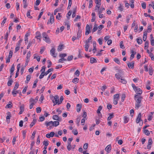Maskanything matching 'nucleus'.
Here are the masks:
<instances>
[{"mask_svg":"<svg viewBox=\"0 0 154 154\" xmlns=\"http://www.w3.org/2000/svg\"><path fill=\"white\" fill-rule=\"evenodd\" d=\"M119 98V94H115L113 96V103L115 105H116L118 103V101Z\"/></svg>","mask_w":154,"mask_h":154,"instance_id":"20e7f679","label":"nucleus"},{"mask_svg":"<svg viewBox=\"0 0 154 154\" xmlns=\"http://www.w3.org/2000/svg\"><path fill=\"white\" fill-rule=\"evenodd\" d=\"M55 49L53 47L50 50V53L52 56L54 57H56L57 54H55Z\"/></svg>","mask_w":154,"mask_h":154,"instance_id":"0eeeda50","label":"nucleus"},{"mask_svg":"<svg viewBox=\"0 0 154 154\" xmlns=\"http://www.w3.org/2000/svg\"><path fill=\"white\" fill-rule=\"evenodd\" d=\"M131 85L135 91L137 89V88H138V87H137L134 84H132Z\"/></svg>","mask_w":154,"mask_h":154,"instance_id":"0e129e2a","label":"nucleus"},{"mask_svg":"<svg viewBox=\"0 0 154 154\" xmlns=\"http://www.w3.org/2000/svg\"><path fill=\"white\" fill-rule=\"evenodd\" d=\"M54 21V17L53 15H51L50 17V20H49L47 23V24H49L50 23L51 24L53 23Z\"/></svg>","mask_w":154,"mask_h":154,"instance_id":"423d86ee","label":"nucleus"},{"mask_svg":"<svg viewBox=\"0 0 154 154\" xmlns=\"http://www.w3.org/2000/svg\"><path fill=\"white\" fill-rule=\"evenodd\" d=\"M97 24H95L94 25V27L92 30V32H95L97 29Z\"/></svg>","mask_w":154,"mask_h":154,"instance_id":"cd10ccee","label":"nucleus"},{"mask_svg":"<svg viewBox=\"0 0 154 154\" xmlns=\"http://www.w3.org/2000/svg\"><path fill=\"white\" fill-rule=\"evenodd\" d=\"M18 92L17 91L13 90L12 91V93L14 97H15L17 94L18 93Z\"/></svg>","mask_w":154,"mask_h":154,"instance_id":"c85d7f7f","label":"nucleus"},{"mask_svg":"<svg viewBox=\"0 0 154 154\" xmlns=\"http://www.w3.org/2000/svg\"><path fill=\"white\" fill-rule=\"evenodd\" d=\"M19 86V84L17 82L16 83L13 90H16L18 88Z\"/></svg>","mask_w":154,"mask_h":154,"instance_id":"2f4dec72","label":"nucleus"},{"mask_svg":"<svg viewBox=\"0 0 154 154\" xmlns=\"http://www.w3.org/2000/svg\"><path fill=\"white\" fill-rule=\"evenodd\" d=\"M66 56V54H60L59 56L60 57L63 58Z\"/></svg>","mask_w":154,"mask_h":154,"instance_id":"e2e57ef3","label":"nucleus"},{"mask_svg":"<svg viewBox=\"0 0 154 154\" xmlns=\"http://www.w3.org/2000/svg\"><path fill=\"white\" fill-rule=\"evenodd\" d=\"M36 119H34L33 120V121H32V122H31V124L30 125V127L31 128L36 123Z\"/></svg>","mask_w":154,"mask_h":154,"instance_id":"412c9836","label":"nucleus"},{"mask_svg":"<svg viewBox=\"0 0 154 154\" xmlns=\"http://www.w3.org/2000/svg\"><path fill=\"white\" fill-rule=\"evenodd\" d=\"M42 36L43 38V40L46 42L50 43L51 42L50 40L48 35L45 32H43L42 34Z\"/></svg>","mask_w":154,"mask_h":154,"instance_id":"7ed1b4c3","label":"nucleus"},{"mask_svg":"<svg viewBox=\"0 0 154 154\" xmlns=\"http://www.w3.org/2000/svg\"><path fill=\"white\" fill-rule=\"evenodd\" d=\"M82 105L80 104H78L76 106V111L78 112H79L82 108Z\"/></svg>","mask_w":154,"mask_h":154,"instance_id":"ddd939ff","label":"nucleus"},{"mask_svg":"<svg viewBox=\"0 0 154 154\" xmlns=\"http://www.w3.org/2000/svg\"><path fill=\"white\" fill-rule=\"evenodd\" d=\"M20 111H24V105L23 104H22L21 105L20 107Z\"/></svg>","mask_w":154,"mask_h":154,"instance_id":"603ef678","label":"nucleus"},{"mask_svg":"<svg viewBox=\"0 0 154 154\" xmlns=\"http://www.w3.org/2000/svg\"><path fill=\"white\" fill-rule=\"evenodd\" d=\"M79 81V79L77 78L74 79L72 80V82L75 84L76 82L77 83Z\"/></svg>","mask_w":154,"mask_h":154,"instance_id":"c756f323","label":"nucleus"},{"mask_svg":"<svg viewBox=\"0 0 154 154\" xmlns=\"http://www.w3.org/2000/svg\"><path fill=\"white\" fill-rule=\"evenodd\" d=\"M53 124L54 125H53V126L56 127L59 125V122L56 121L53 122Z\"/></svg>","mask_w":154,"mask_h":154,"instance_id":"bb28decb","label":"nucleus"},{"mask_svg":"<svg viewBox=\"0 0 154 154\" xmlns=\"http://www.w3.org/2000/svg\"><path fill=\"white\" fill-rule=\"evenodd\" d=\"M45 68H46V67H45V66H42V69L41 70V72H45Z\"/></svg>","mask_w":154,"mask_h":154,"instance_id":"052dcab7","label":"nucleus"},{"mask_svg":"<svg viewBox=\"0 0 154 154\" xmlns=\"http://www.w3.org/2000/svg\"><path fill=\"white\" fill-rule=\"evenodd\" d=\"M114 116V115L113 114H110L109 116L107 118V120L108 121L110 120L111 119H112Z\"/></svg>","mask_w":154,"mask_h":154,"instance_id":"72a5a7b5","label":"nucleus"},{"mask_svg":"<svg viewBox=\"0 0 154 154\" xmlns=\"http://www.w3.org/2000/svg\"><path fill=\"white\" fill-rule=\"evenodd\" d=\"M53 70V68H50L47 71H46V72H45V73L46 75H48L50 72L52 71Z\"/></svg>","mask_w":154,"mask_h":154,"instance_id":"393cba45","label":"nucleus"},{"mask_svg":"<svg viewBox=\"0 0 154 154\" xmlns=\"http://www.w3.org/2000/svg\"><path fill=\"white\" fill-rule=\"evenodd\" d=\"M45 49V47H42L41 48V49H40V53L41 54H42L43 52L44 51Z\"/></svg>","mask_w":154,"mask_h":154,"instance_id":"69168bd1","label":"nucleus"},{"mask_svg":"<svg viewBox=\"0 0 154 154\" xmlns=\"http://www.w3.org/2000/svg\"><path fill=\"white\" fill-rule=\"evenodd\" d=\"M100 5H99V4L97 5H96V7H95V11L97 10V11H98V10H99L100 9Z\"/></svg>","mask_w":154,"mask_h":154,"instance_id":"c03bdc74","label":"nucleus"},{"mask_svg":"<svg viewBox=\"0 0 154 154\" xmlns=\"http://www.w3.org/2000/svg\"><path fill=\"white\" fill-rule=\"evenodd\" d=\"M135 91L138 94H141L142 93V90L139 88H138Z\"/></svg>","mask_w":154,"mask_h":154,"instance_id":"dca6fc26","label":"nucleus"},{"mask_svg":"<svg viewBox=\"0 0 154 154\" xmlns=\"http://www.w3.org/2000/svg\"><path fill=\"white\" fill-rule=\"evenodd\" d=\"M39 121L42 122L45 119V118L43 116L40 117L39 118Z\"/></svg>","mask_w":154,"mask_h":154,"instance_id":"774afa93","label":"nucleus"},{"mask_svg":"<svg viewBox=\"0 0 154 154\" xmlns=\"http://www.w3.org/2000/svg\"><path fill=\"white\" fill-rule=\"evenodd\" d=\"M149 42L148 41H146L145 42L144 49H147L148 48Z\"/></svg>","mask_w":154,"mask_h":154,"instance_id":"a19ab883","label":"nucleus"},{"mask_svg":"<svg viewBox=\"0 0 154 154\" xmlns=\"http://www.w3.org/2000/svg\"><path fill=\"white\" fill-rule=\"evenodd\" d=\"M13 81L12 79L10 78H9V81L8 82V86H10L11 85L12 83L13 82Z\"/></svg>","mask_w":154,"mask_h":154,"instance_id":"5701e85b","label":"nucleus"},{"mask_svg":"<svg viewBox=\"0 0 154 154\" xmlns=\"http://www.w3.org/2000/svg\"><path fill=\"white\" fill-rule=\"evenodd\" d=\"M64 99L63 97V96H61L60 97V101H59V103H58V105L62 103L63 101V100Z\"/></svg>","mask_w":154,"mask_h":154,"instance_id":"e433bc0d","label":"nucleus"},{"mask_svg":"<svg viewBox=\"0 0 154 154\" xmlns=\"http://www.w3.org/2000/svg\"><path fill=\"white\" fill-rule=\"evenodd\" d=\"M52 118L53 119H54V120L59 121H60L59 120V117L57 115H54L52 117Z\"/></svg>","mask_w":154,"mask_h":154,"instance_id":"6ab92c4d","label":"nucleus"},{"mask_svg":"<svg viewBox=\"0 0 154 154\" xmlns=\"http://www.w3.org/2000/svg\"><path fill=\"white\" fill-rule=\"evenodd\" d=\"M119 10L121 11H122L123 10V6L121 4H119V6L118 8Z\"/></svg>","mask_w":154,"mask_h":154,"instance_id":"de8ad7c7","label":"nucleus"},{"mask_svg":"<svg viewBox=\"0 0 154 154\" xmlns=\"http://www.w3.org/2000/svg\"><path fill=\"white\" fill-rule=\"evenodd\" d=\"M135 100L136 101L135 108L138 109L141 106V102L142 99V97L138 95H136L134 96Z\"/></svg>","mask_w":154,"mask_h":154,"instance_id":"f257e3e1","label":"nucleus"},{"mask_svg":"<svg viewBox=\"0 0 154 154\" xmlns=\"http://www.w3.org/2000/svg\"><path fill=\"white\" fill-rule=\"evenodd\" d=\"M45 75H46L45 72H41V74L39 76V78L40 79H42L43 78L44 76Z\"/></svg>","mask_w":154,"mask_h":154,"instance_id":"473e14b6","label":"nucleus"},{"mask_svg":"<svg viewBox=\"0 0 154 154\" xmlns=\"http://www.w3.org/2000/svg\"><path fill=\"white\" fill-rule=\"evenodd\" d=\"M38 82V80L37 79H36L34 82L33 86L32 87L33 88H35L36 86V84Z\"/></svg>","mask_w":154,"mask_h":154,"instance_id":"4c0bfd02","label":"nucleus"},{"mask_svg":"<svg viewBox=\"0 0 154 154\" xmlns=\"http://www.w3.org/2000/svg\"><path fill=\"white\" fill-rule=\"evenodd\" d=\"M134 110L133 109H131L130 111V115L131 117H133L134 116Z\"/></svg>","mask_w":154,"mask_h":154,"instance_id":"864d4df0","label":"nucleus"},{"mask_svg":"<svg viewBox=\"0 0 154 154\" xmlns=\"http://www.w3.org/2000/svg\"><path fill=\"white\" fill-rule=\"evenodd\" d=\"M123 42L121 41L120 42V47L122 49H124L125 48V47L124 45L123 44Z\"/></svg>","mask_w":154,"mask_h":154,"instance_id":"c9c22d12","label":"nucleus"},{"mask_svg":"<svg viewBox=\"0 0 154 154\" xmlns=\"http://www.w3.org/2000/svg\"><path fill=\"white\" fill-rule=\"evenodd\" d=\"M36 134V131H34L32 134V136L31 138L32 140H33L34 138L35 135Z\"/></svg>","mask_w":154,"mask_h":154,"instance_id":"3c124183","label":"nucleus"},{"mask_svg":"<svg viewBox=\"0 0 154 154\" xmlns=\"http://www.w3.org/2000/svg\"><path fill=\"white\" fill-rule=\"evenodd\" d=\"M131 57H130V60H131L134 57V55L136 54V52L134 51L133 50L131 51Z\"/></svg>","mask_w":154,"mask_h":154,"instance_id":"f8f14e48","label":"nucleus"},{"mask_svg":"<svg viewBox=\"0 0 154 154\" xmlns=\"http://www.w3.org/2000/svg\"><path fill=\"white\" fill-rule=\"evenodd\" d=\"M98 41L100 45H101L102 44V38H99L98 40Z\"/></svg>","mask_w":154,"mask_h":154,"instance_id":"338daca9","label":"nucleus"},{"mask_svg":"<svg viewBox=\"0 0 154 154\" xmlns=\"http://www.w3.org/2000/svg\"><path fill=\"white\" fill-rule=\"evenodd\" d=\"M45 125L47 127L48 126H49V127L48 128L49 129H51L52 126H53V125H54L53 124V122L52 121H51L49 122H45Z\"/></svg>","mask_w":154,"mask_h":154,"instance_id":"39448f33","label":"nucleus"},{"mask_svg":"<svg viewBox=\"0 0 154 154\" xmlns=\"http://www.w3.org/2000/svg\"><path fill=\"white\" fill-rule=\"evenodd\" d=\"M127 65L129 68L133 69L134 68V63L132 62L131 63L128 62L127 63Z\"/></svg>","mask_w":154,"mask_h":154,"instance_id":"6e6552de","label":"nucleus"},{"mask_svg":"<svg viewBox=\"0 0 154 154\" xmlns=\"http://www.w3.org/2000/svg\"><path fill=\"white\" fill-rule=\"evenodd\" d=\"M72 133L75 135H77L78 132L77 130L76 129H73L72 131Z\"/></svg>","mask_w":154,"mask_h":154,"instance_id":"ea45409f","label":"nucleus"},{"mask_svg":"<svg viewBox=\"0 0 154 154\" xmlns=\"http://www.w3.org/2000/svg\"><path fill=\"white\" fill-rule=\"evenodd\" d=\"M104 27V26L103 25H100L98 27V31H100Z\"/></svg>","mask_w":154,"mask_h":154,"instance_id":"13d9d810","label":"nucleus"},{"mask_svg":"<svg viewBox=\"0 0 154 154\" xmlns=\"http://www.w3.org/2000/svg\"><path fill=\"white\" fill-rule=\"evenodd\" d=\"M93 1L92 0H90L89 2V8H90L92 6Z\"/></svg>","mask_w":154,"mask_h":154,"instance_id":"5fc2aeb1","label":"nucleus"},{"mask_svg":"<svg viewBox=\"0 0 154 154\" xmlns=\"http://www.w3.org/2000/svg\"><path fill=\"white\" fill-rule=\"evenodd\" d=\"M141 114L140 113L138 116L137 118L136 119V122L137 123H138L140 122V121H142V120L141 119Z\"/></svg>","mask_w":154,"mask_h":154,"instance_id":"9d476101","label":"nucleus"},{"mask_svg":"<svg viewBox=\"0 0 154 154\" xmlns=\"http://www.w3.org/2000/svg\"><path fill=\"white\" fill-rule=\"evenodd\" d=\"M88 147V143H85L83 146V148L84 149H86Z\"/></svg>","mask_w":154,"mask_h":154,"instance_id":"4d7b16f0","label":"nucleus"},{"mask_svg":"<svg viewBox=\"0 0 154 154\" xmlns=\"http://www.w3.org/2000/svg\"><path fill=\"white\" fill-rule=\"evenodd\" d=\"M144 133L147 135H149L150 134V132L149 131L147 130H144Z\"/></svg>","mask_w":154,"mask_h":154,"instance_id":"37998d69","label":"nucleus"},{"mask_svg":"<svg viewBox=\"0 0 154 154\" xmlns=\"http://www.w3.org/2000/svg\"><path fill=\"white\" fill-rule=\"evenodd\" d=\"M68 22L69 21H67L65 23V25H67V29L68 30H69L70 29V25Z\"/></svg>","mask_w":154,"mask_h":154,"instance_id":"a878e982","label":"nucleus"},{"mask_svg":"<svg viewBox=\"0 0 154 154\" xmlns=\"http://www.w3.org/2000/svg\"><path fill=\"white\" fill-rule=\"evenodd\" d=\"M90 32V27L89 26L88 24H87L86 27V32L85 34L88 35Z\"/></svg>","mask_w":154,"mask_h":154,"instance_id":"1a4fd4ad","label":"nucleus"},{"mask_svg":"<svg viewBox=\"0 0 154 154\" xmlns=\"http://www.w3.org/2000/svg\"><path fill=\"white\" fill-rule=\"evenodd\" d=\"M47 62L49 64L48 66V68L50 67L51 66V64H52L51 62V61L50 60H48L47 61Z\"/></svg>","mask_w":154,"mask_h":154,"instance_id":"680f3d73","label":"nucleus"},{"mask_svg":"<svg viewBox=\"0 0 154 154\" xmlns=\"http://www.w3.org/2000/svg\"><path fill=\"white\" fill-rule=\"evenodd\" d=\"M90 63H96L97 62L96 60L93 57H91L90 58Z\"/></svg>","mask_w":154,"mask_h":154,"instance_id":"f3484780","label":"nucleus"},{"mask_svg":"<svg viewBox=\"0 0 154 154\" xmlns=\"http://www.w3.org/2000/svg\"><path fill=\"white\" fill-rule=\"evenodd\" d=\"M125 97L126 96L125 94H122L121 97L122 101V102H123L124 101L125 98Z\"/></svg>","mask_w":154,"mask_h":154,"instance_id":"49530a36","label":"nucleus"},{"mask_svg":"<svg viewBox=\"0 0 154 154\" xmlns=\"http://www.w3.org/2000/svg\"><path fill=\"white\" fill-rule=\"evenodd\" d=\"M105 10V8H100L98 11V14H100L102 13L103 11Z\"/></svg>","mask_w":154,"mask_h":154,"instance_id":"4be33fe9","label":"nucleus"},{"mask_svg":"<svg viewBox=\"0 0 154 154\" xmlns=\"http://www.w3.org/2000/svg\"><path fill=\"white\" fill-rule=\"evenodd\" d=\"M30 11H31L30 10L27 13L26 15L27 17H28L29 18L31 19L32 18V16H30V17H29L30 16Z\"/></svg>","mask_w":154,"mask_h":154,"instance_id":"79ce46f5","label":"nucleus"},{"mask_svg":"<svg viewBox=\"0 0 154 154\" xmlns=\"http://www.w3.org/2000/svg\"><path fill=\"white\" fill-rule=\"evenodd\" d=\"M31 52L30 51H29L27 54L26 58L28 59H29V58L30 57Z\"/></svg>","mask_w":154,"mask_h":154,"instance_id":"bf43d9fd","label":"nucleus"},{"mask_svg":"<svg viewBox=\"0 0 154 154\" xmlns=\"http://www.w3.org/2000/svg\"><path fill=\"white\" fill-rule=\"evenodd\" d=\"M115 77L118 80L121 82L123 84H126L127 81L124 79H123L122 76L119 75V73H117L115 75Z\"/></svg>","mask_w":154,"mask_h":154,"instance_id":"f03ea898","label":"nucleus"},{"mask_svg":"<svg viewBox=\"0 0 154 154\" xmlns=\"http://www.w3.org/2000/svg\"><path fill=\"white\" fill-rule=\"evenodd\" d=\"M111 149V145H108L106 148H105V150L108 152H109L110 150Z\"/></svg>","mask_w":154,"mask_h":154,"instance_id":"4468645a","label":"nucleus"},{"mask_svg":"<svg viewBox=\"0 0 154 154\" xmlns=\"http://www.w3.org/2000/svg\"><path fill=\"white\" fill-rule=\"evenodd\" d=\"M153 70L152 67L149 68V73L150 75H152L153 74Z\"/></svg>","mask_w":154,"mask_h":154,"instance_id":"58836bf2","label":"nucleus"},{"mask_svg":"<svg viewBox=\"0 0 154 154\" xmlns=\"http://www.w3.org/2000/svg\"><path fill=\"white\" fill-rule=\"evenodd\" d=\"M63 45H60L57 48V51H61L63 49Z\"/></svg>","mask_w":154,"mask_h":154,"instance_id":"b1692460","label":"nucleus"},{"mask_svg":"<svg viewBox=\"0 0 154 154\" xmlns=\"http://www.w3.org/2000/svg\"><path fill=\"white\" fill-rule=\"evenodd\" d=\"M102 107L101 106H99V107H98V108L97 111V113L99 115V114H100V111L102 110Z\"/></svg>","mask_w":154,"mask_h":154,"instance_id":"aec40b11","label":"nucleus"},{"mask_svg":"<svg viewBox=\"0 0 154 154\" xmlns=\"http://www.w3.org/2000/svg\"><path fill=\"white\" fill-rule=\"evenodd\" d=\"M82 31L80 30H79L78 31L77 34V38L79 39L81 36Z\"/></svg>","mask_w":154,"mask_h":154,"instance_id":"a211bd4d","label":"nucleus"},{"mask_svg":"<svg viewBox=\"0 0 154 154\" xmlns=\"http://www.w3.org/2000/svg\"><path fill=\"white\" fill-rule=\"evenodd\" d=\"M137 42L138 44H141L142 42V40L141 39L137 38Z\"/></svg>","mask_w":154,"mask_h":154,"instance_id":"09e8293b","label":"nucleus"},{"mask_svg":"<svg viewBox=\"0 0 154 154\" xmlns=\"http://www.w3.org/2000/svg\"><path fill=\"white\" fill-rule=\"evenodd\" d=\"M85 43V50L86 51H87L89 46V45L88 44L89 41H86Z\"/></svg>","mask_w":154,"mask_h":154,"instance_id":"9b49d317","label":"nucleus"},{"mask_svg":"<svg viewBox=\"0 0 154 154\" xmlns=\"http://www.w3.org/2000/svg\"><path fill=\"white\" fill-rule=\"evenodd\" d=\"M152 143V141L151 138H150L148 140V144L149 145H151Z\"/></svg>","mask_w":154,"mask_h":154,"instance_id":"8fccbe9b","label":"nucleus"},{"mask_svg":"<svg viewBox=\"0 0 154 154\" xmlns=\"http://www.w3.org/2000/svg\"><path fill=\"white\" fill-rule=\"evenodd\" d=\"M124 123H126L128 122V121L129 120V119L127 117L125 116L124 117Z\"/></svg>","mask_w":154,"mask_h":154,"instance_id":"f704fd0d","label":"nucleus"},{"mask_svg":"<svg viewBox=\"0 0 154 154\" xmlns=\"http://www.w3.org/2000/svg\"><path fill=\"white\" fill-rule=\"evenodd\" d=\"M41 110V109L40 107H38L36 108V112L38 113L40 112Z\"/></svg>","mask_w":154,"mask_h":154,"instance_id":"6e6d98bb","label":"nucleus"},{"mask_svg":"<svg viewBox=\"0 0 154 154\" xmlns=\"http://www.w3.org/2000/svg\"><path fill=\"white\" fill-rule=\"evenodd\" d=\"M114 60L115 62H116L118 64H120V63L119 60V59L118 58H115L114 59Z\"/></svg>","mask_w":154,"mask_h":154,"instance_id":"7c9ffc66","label":"nucleus"},{"mask_svg":"<svg viewBox=\"0 0 154 154\" xmlns=\"http://www.w3.org/2000/svg\"><path fill=\"white\" fill-rule=\"evenodd\" d=\"M54 99L55 100L54 102L56 103V104H58V103H59V97L58 95H55L54 97Z\"/></svg>","mask_w":154,"mask_h":154,"instance_id":"2eb2a0df","label":"nucleus"},{"mask_svg":"<svg viewBox=\"0 0 154 154\" xmlns=\"http://www.w3.org/2000/svg\"><path fill=\"white\" fill-rule=\"evenodd\" d=\"M14 64H13L12 66L11 67L10 69V72L11 73H13V72L14 70Z\"/></svg>","mask_w":154,"mask_h":154,"instance_id":"a18cd8bd","label":"nucleus"}]
</instances>
